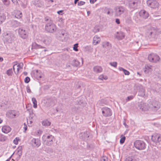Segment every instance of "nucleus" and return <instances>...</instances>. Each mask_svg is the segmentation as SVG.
Instances as JSON below:
<instances>
[{"label":"nucleus","mask_w":161,"mask_h":161,"mask_svg":"<svg viewBox=\"0 0 161 161\" xmlns=\"http://www.w3.org/2000/svg\"><path fill=\"white\" fill-rule=\"evenodd\" d=\"M80 137L84 140H87L89 137V133L88 131H86L81 133L80 134Z\"/></svg>","instance_id":"12"},{"label":"nucleus","mask_w":161,"mask_h":161,"mask_svg":"<svg viewBox=\"0 0 161 161\" xmlns=\"http://www.w3.org/2000/svg\"><path fill=\"white\" fill-rule=\"evenodd\" d=\"M12 73L13 71L12 69L8 70L6 72V74L8 76L12 75Z\"/></svg>","instance_id":"35"},{"label":"nucleus","mask_w":161,"mask_h":161,"mask_svg":"<svg viewBox=\"0 0 161 161\" xmlns=\"http://www.w3.org/2000/svg\"><path fill=\"white\" fill-rule=\"evenodd\" d=\"M135 147L139 150H142L144 149L146 147V144L142 141L137 140L134 142Z\"/></svg>","instance_id":"3"},{"label":"nucleus","mask_w":161,"mask_h":161,"mask_svg":"<svg viewBox=\"0 0 161 161\" xmlns=\"http://www.w3.org/2000/svg\"><path fill=\"white\" fill-rule=\"evenodd\" d=\"M18 32L20 36L23 39L26 38L28 36L27 32L22 28H19Z\"/></svg>","instance_id":"9"},{"label":"nucleus","mask_w":161,"mask_h":161,"mask_svg":"<svg viewBox=\"0 0 161 161\" xmlns=\"http://www.w3.org/2000/svg\"><path fill=\"white\" fill-rule=\"evenodd\" d=\"M44 6V2L42 1H41L40 2V4L37 5V6L40 7H41L42 6Z\"/></svg>","instance_id":"46"},{"label":"nucleus","mask_w":161,"mask_h":161,"mask_svg":"<svg viewBox=\"0 0 161 161\" xmlns=\"http://www.w3.org/2000/svg\"><path fill=\"white\" fill-rule=\"evenodd\" d=\"M3 4L5 6H8L9 5L10 1L9 0H2Z\"/></svg>","instance_id":"33"},{"label":"nucleus","mask_w":161,"mask_h":161,"mask_svg":"<svg viewBox=\"0 0 161 161\" xmlns=\"http://www.w3.org/2000/svg\"><path fill=\"white\" fill-rule=\"evenodd\" d=\"M63 12V10H59L57 12V13L60 15H61L62 14Z\"/></svg>","instance_id":"52"},{"label":"nucleus","mask_w":161,"mask_h":161,"mask_svg":"<svg viewBox=\"0 0 161 161\" xmlns=\"http://www.w3.org/2000/svg\"><path fill=\"white\" fill-rule=\"evenodd\" d=\"M11 129L10 126L8 125H5L3 126L2 128V130L3 132L5 133H8L11 130Z\"/></svg>","instance_id":"16"},{"label":"nucleus","mask_w":161,"mask_h":161,"mask_svg":"<svg viewBox=\"0 0 161 161\" xmlns=\"http://www.w3.org/2000/svg\"><path fill=\"white\" fill-rule=\"evenodd\" d=\"M109 43L108 42H104L103 43V47H106L109 46Z\"/></svg>","instance_id":"39"},{"label":"nucleus","mask_w":161,"mask_h":161,"mask_svg":"<svg viewBox=\"0 0 161 161\" xmlns=\"http://www.w3.org/2000/svg\"><path fill=\"white\" fill-rule=\"evenodd\" d=\"M78 47V44H75L74 45V47H73V49L75 51H78V49H77Z\"/></svg>","instance_id":"44"},{"label":"nucleus","mask_w":161,"mask_h":161,"mask_svg":"<svg viewBox=\"0 0 161 161\" xmlns=\"http://www.w3.org/2000/svg\"><path fill=\"white\" fill-rule=\"evenodd\" d=\"M15 17L18 19H20L22 16V13L19 11H15Z\"/></svg>","instance_id":"21"},{"label":"nucleus","mask_w":161,"mask_h":161,"mask_svg":"<svg viewBox=\"0 0 161 161\" xmlns=\"http://www.w3.org/2000/svg\"><path fill=\"white\" fill-rule=\"evenodd\" d=\"M30 80V78L28 77H25L24 80L25 82L26 83H28Z\"/></svg>","instance_id":"42"},{"label":"nucleus","mask_w":161,"mask_h":161,"mask_svg":"<svg viewBox=\"0 0 161 161\" xmlns=\"http://www.w3.org/2000/svg\"><path fill=\"white\" fill-rule=\"evenodd\" d=\"M114 14L116 17H120L125 11V8L122 6H117L114 8Z\"/></svg>","instance_id":"4"},{"label":"nucleus","mask_w":161,"mask_h":161,"mask_svg":"<svg viewBox=\"0 0 161 161\" xmlns=\"http://www.w3.org/2000/svg\"><path fill=\"white\" fill-rule=\"evenodd\" d=\"M151 139L154 142H159L161 141V136L159 134H155L152 136Z\"/></svg>","instance_id":"10"},{"label":"nucleus","mask_w":161,"mask_h":161,"mask_svg":"<svg viewBox=\"0 0 161 161\" xmlns=\"http://www.w3.org/2000/svg\"><path fill=\"white\" fill-rule=\"evenodd\" d=\"M147 6L152 8H155L158 7L159 3L156 0H148L147 1Z\"/></svg>","instance_id":"5"},{"label":"nucleus","mask_w":161,"mask_h":161,"mask_svg":"<svg viewBox=\"0 0 161 161\" xmlns=\"http://www.w3.org/2000/svg\"><path fill=\"white\" fill-rule=\"evenodd\" d=\"M119 69L120 71H122L123 72L125 75H129L130 74V72L128 70L124 69L122 67H119Z\"/></svg>","instance_id":"27"},{"label":"nucleus","mask_w":161,"mask_h":161,"mask_svg":"<svg viewBox=\"0 0 161 161\" xmlns=\"http://www.w3.org/2000/svg\"><path fill=\"white\" fill-rule=\"evenodd\" d=\"M6 19V16L3 13L0 14V25Z\"/></svg>","instance_id":"23"},{"label":"nucleus","mask_w":161,"mask_h":161,"mask_svg":"<svg viewBox=\"0 0 161 161\" xmlns=\"http://www.w3.org/2000/svg\"><path fill=\"white\" fill-rule=\"evenodd\" d=\"M102 114L104 116H110L112 114V112L111 110L107 107L102 108Z\"/></svg>","instance_id":"7"},{"label":"nucleus","mask_w":161,"mask_h":161,"mask_svg":"<svg viewBox=\"0 0 161 161\" xmlns=\"http://www.w3.org/2000/svg\"><path fill=\"white\" fill-rule=\"evenodd\" d=\"M115 22L117 24H119L120 23V20L118 19H116Z\"/></svg>","instance_id":"54"},{"label":"nucleus","mask_w":161,"mask_h":161,"mask_svg":"<svg viewBox=\"0 0 161 161\" xmlns=\"http://www.w3.org/2000/svg\"><path fill=\"white\" fill-rule=\"evenodd\" d=\"M112 11V9L111 8L106 7L104 10V13L107 14V15H110V12Z\"/></svg>","instance_id":"26"},{"label":"nucleus","mask_w":161,"mask_h":161,"mask_svg":"<svg viewBox=\"0 0 161 161\" xmlns=\"http://www.w3.org/2000/svg\"><path fill=\"white\" fill-rule=\"evenodd\" d=\"M117 63L115 62H110L109 63V64L112 66H113L115 68L117 67Z\"/></svg>","instance_id":"37"},{"label":"nucleus","mask_w":161,"mask_h":161,"mask_svg":"<svg viewBox=\"0 0 161 161\" xmlns=\"http://www.w3.org/2000/svg\"><path fill=\"white\" fill-rule=\"evenodd\" d=\"M138 107L142 110L146 111L148 110L146 104L143 102L140 103L138 105Z\"/></svg>","instance_id":"17"},{"label":"nucleus","mask_w":161,"mask_h":161,"mask_svg":"<svg viewBox=\"0 0 161 161\" xmlns=\"http://www.w3.org/2000/svg\"><path fill=\"white\" fill-rule=\"evenodd\" d=\"M32 101L33 103V107L36 108L37 107V104L36 99L34 97H33L32 99Z\"/></svg>","instance_id":"30"},{"label":"nucleus","mask_w":161,"mask_h":161,"mask_svg":"<svg viewBox=\"0 0 161 161\" xmlns=\"http://www.w3.org/2000/svg\"><path fill=\"white\" fill-rule=\"evenodd\" d=\"M12 23L13 26L15 27H18L20 25V23L16 20L12 21Z\"/></svg>","instance_id":"28"},{"label":"nucleus","mask_w":161,"mask_h":161,"mask_svg":"<svg viewBox=\"0 0 161 161\" xmlns=\"http://www.w3.org/2000/svg\"><path fill=\"white\" fill-rule=\"evenodd\" d=\"M51 37L46 36L44 40L43 41V42L46 44H47L51 42Z\"/></svg>","instance_id":"24"},{"label":"nucleus","mask_w":161,"mask_h":161,"mask_svg":"<svg viewBox=\"0 0 161 161\" xmlns=\"http://www.w3.org/2000/svg\"><path fill=\"white\" fill-rule=\"evenodd\" d=\"M64 34H65V32H64L63 31H62L61 32L60 35H61L62 36H64Z\"/></svg>","instance_id":"57"},{"label":"nucleus","mask_w":161,"mask_h":161,"mask_svg":"<svg viewBox=\"0 0 161 161\" xmlns=\"http://www.w3.org/2000/svg\"><path fill=\"white\" fill-rule=\"evenodd\" d=\"M148 58L149 60L153 62H157L160 60L158 56L155 54H150L148 56Z\"/></svg>","instance_id":"6"},{"label":"nucleus","mask_w":161,"mask_h":161,"mask_svg":"<svg viewBox=\"0 0 161 161\" xmlns=\"http://www.w3.org/2000/svg\"><path fill=\"white\" fill-rule=\"evenodd\" d=\"M36 46H37V47H40V48H44V47H41V46H40V45H38V44H36Z\"/></svg>","instance_id":"61"},{"label":"nucleus","mask_w":161,"mask_h":161,"mask_svg":"<svg viewBox=\"0 0 161 161\" xmlns=\"http://www.w3.org/2000/svg\"><path fill=\"white\" fill-rule=\"evenodd\" d=\"M137 5V3L135 1H131L129 3V6L131 8H135Z\"/></svg>","instance_id":"25"},{"label":"nucleus","mask_w":161,"mask_h":161,"mask_svg":"<svg viewBox=\"0 0 161 161\" xmlns=\"http://www.w3.org/2000/svg\"><path fill=\"white\" fill-rule=\"evenodd\" d=\"M152 108L153 109H154L155 108H156V106H152Z\"/></svg>","instance_id":"62"},{"label":"nucleus","mask_w":161,"mask_h":161,"mask_svg":"<svg viewBox=\"0 0 161 161\" xmlns=\"http://www.w3.org/2000/svg\"><path fill=\"white\" fill-rule=\"evenodd\" d=\"M23 66V64L22 63H20L18 64H14L13 66V69L14 70L15 67H16L18 73L19 69H22Z\"/></svg>","instance_id":"19"},{"label":"nucleus","mask_w":161,"mask_h":161,"mask_svg":"<svg viewBox=\"0 0 161 161\" xmlns=\"http://www.w3.org/2000/svg\"><path fill=\"white\" fill-rule=\"evenodd\" d=\"M5 37L7 42L10 43H12L14 39V34L11 32L7 33Z\"/></svg>","instance_id":"11"},{"label":"nucleus","mask_w":161,"mask_h":161,"mask_svg":"<svg viewBox=\"0 0 161 161\" xmlns=\"http://www.w3.org/2000/svg\"><path fill=\"white\" fill-rule=\"evenodd\" d=\"M31 144L32 147L37 148L41 144V142L40 140L38 138H33L31 141Z\"/></svg>","instance_id":"8"},{"label":"nucleus","mask_w":161,"mask_h":161,"mask_svg":"<svg viewBox=\"0 0 161 161\" xmlns=\"http://www.w3.org/2000/svg\"><path fill=\"white\" fill-rule=\"evenodd\" d=\"M6 139V137L5 136L0 133V141L4 142L5 141Z\"/></svg>","instance_id":"32"},{"label":"nucleus","mask_w":161,"mask_h":161,"mask_svg":"<svg viewBox=\"0 0 161 161\" xmlns=\"http://www.w3.org/2000/svg\"><path fill=\"white\" fill-rule=\"evenodd\" d=\"M116 38L118 40H122L125 37V35L124 33L121 31L118 32L115 35Z\"/></svg>","instance_id":"15"},{"label":"nucleus","mask_w":161,"mask_h":161,"mask_svg":"<svg viewBox=\"0 0 161 161\" xmlns=\"http://www.w3.org/2000/svg\"><path fill=\"white\" fill-rule=\"evenodd\" d=\"M66 68L69 69H70L71 68L70 65L68 64H67L66 65Z\"/></svg>","instance_id":"56"},{"label":"nucleus","mask_w":161,"mask_h":161,"mask_svg":"<svg viewBox=\"0 0 161 161\" xmlns=\"http://www.w3.org/2000/svg\"><path fill=\"white\" fill-rule=\"evenodd\" d=\"M42 140L44 144L50 146L53 144L54 137L51 135L46 134L42 136Z\"/></svg>","instance_id":"2"},{"label":"nucleus","mask_w":161,"mask_h":161,"mask_svg":"<svg viewBox=\"0 0 161 161\" xmlns=\"http://www.w3.org/2000/svg\"><path fill=\"white\" fill-rule=\"evenodd\" d=\"M134 96L133 95H131L129 96H128L127 98L126 99V101H129L132 99L134 97Z\"/></svg>","instance_id":"38"},{"label":"nucleus","mask_w":161,"mask_h":161,"mask_svg":"<svg viewBox=\"0 0 161 161\" xmlns=\"http://www.w3.org/2000/svg\"><path fill=\"white\" fill-rule=\"evenodd\" d=\"M24 132H25L27 129V126L25 123H24Z\"/></svg>","instance_id":"48"},{"label":"nucleus","mask_w":161,"mask_h":161,"mask_svg":"<svg viewBox=\"0 0 161 161\" xmlns=\"http://www.w3.org/2000/svg\"><path fill=\"white\" fill-rule=\"evenodd\" d=\"M100 38L97 36H95L93 37L92 43L94 45H96L99 43L100 42Z\"/></svg>","instance_id":"20"},{"label":"nucleus","mask_w":161,"mask_h":161,"mask_svg":"<svg viewBox=\"0 0 161 161\" xmlns=\"http://www.w3.org/2000/svg\"><path fill=\"white\" fill-rule=\"evenodd\" d=\"M19 0H11L12 2L15 4H17L18 3V1Z\"/></svg>","instance_id":"49"},{"label":"nucleus","mask_w":161,"mask_h":161,"mask_svg":"<svg viewBox=\"0 0 161 161\" xmlns=\"http://www.w3.org/2000/svg\"><path fill=\"white\" fill-rule=\"evenodd\" d=\"M14 154V153H13V154H12V155H11V156L9 157V158H8V159L7 160H6V161H10V158H11V157L13 155V154Z\"/></svg>","instance_id":"58"},{"label":"nucleus","mask_w":161,"mask_h":161,"mask_svg":"<svg viewBox=\"0 0 161 161\" xmlns=\"http://www.w3.org/2000/svg\"><path fill=\"white\" fill-rule=\"evenodd\" d=\"M125 161H136L135 159L131 157H129L126 158Z\"/></svg>","instance_id":"36"},{"label":"nucleus","mask_w":161,"mask_h":161,"mask_svg":"<svg viewBox=\"0 0 161 161\" xmlns=\"http://www.w3.org/2000/svg\"><path fill=\"white\" fill-rule=\"evenodd\" d=\"M44 20L46 23L45 26V30L51 33L55 32L56 30V27L51 19L49 17H46L44 18Z\"/></svg>","instance_id":"1"},{"label":"nucleus","mask_w":161,"mask_h":161,"mask_svg":"<svg viewBox=\"0 0 161 161\" xmlns=\"http://www.w3.org/2000/svg\"><path fill=\"white\" fill-rule=\"evenodd\" d=\"M93 71L96 73H99L103 71L102 68L100 66H96L93 68Z\"/></svg>","instance_id":"18"},{"label":"nucleus","mask_w":161,"mask_h":161,"mask_svg":"<svg viewBox=\"0 0 161 161\" xmlns=\"http://www.w3.org/2000/svg\"><path fill=\"white\" fill-rule=\"evenodd\" d=\"M139 91H138V95L142 97H144L145 95L144 88L142 85L139 86Z\"/></svg>","instance_id":"14"},{"label":"nucleus","mask_w":161,"mask_h":161,"mask_svg":"<svg viewBox=\"0 0 161 161\" xmlns=\"http://www.w3.org/2000/svg\"><path fill=\"white\" fill-rule=\"evenodd\" d=\"M71 65L77 67L79 66L80 64V62L77 60L74 59L71 63Z\"/></svg>","instance_id":"22"},{"label":"nucleus","mask_w":161,"mask_h":161,"mask_svg":"<svg viewBox=\"0 0 161 161\" xmlns=\"http://www.w3.org/2000/svg\"><path fill=\"white\" fill-rule=\"evenodd\" d=\"M3 59L2 57H0V62H2L3 61Z\"/></svg>","instance_id":"60"},{"label":"nucleus","mask_w":161,"mask_h":161,"mask_svg":"<svg viewBox=\"0 0 161 161\" xmlns=\"http://www.w3.org/2000/svg\"><path fill=\"white\" fill-rule=\"evenodd\" d=\"M90 13H91V12L90 11H88L87 12V14L88 16L89 15V14H90Z\"/></svg>","instance_id":"64"},{"label":"nucleus","mask_w":161,"mask_h":161,"mask_svg":"<svg viewBox=\"0 0 161 161\" xmlns=\"http://www.w3.org/2000/svg\"><path fill=\"white\" fill-rule=\"evenodd\" d=\"M152 67V66H151V65H150L149 66H147V67H146V69L148 68L149 69H151Z\"/></svg>","instance_id":"59"},{"label":"nucleus","mask_w":161,"mask_h":161,"mask_svg":"<svg viewBox=\"0 0 161 161\" xmlns=\"http://www.w3.org/2000/svg\"><path fill=\"white\" fill-rule=\"evenodd\" d=\"M77 101L78 102V103L80 105H81L83 103V101H82L81 100H80V101H79L78 99L77 100Z\"/></svg>","instance_id":"53"},{"label":"nucleus","mask_w":161,"mask_h":161,"mask_svg":"<svg viewBox=\"0 0 161 161\" xmlns=\"http://www.w3.org/2000/svg\"><path fill=\"white\" fill-rule=\"evenodd\" d=\"M13 112L14 111H10L8 113H9L10 114V116L12 117H15L16 116V115L15 114H13Z\"/></svg>","instance_id":"43"},{"label":"nucleus","mask_w":161,"mask_h":161,"mask_svg":"<svg viewBox=\"0 0 161 161\" xmlns=\"http://www.w3.org/2000/svg\"><path fill=\"white\" fill-rule=\"evenodd\" d=\"M19 139H17V138H16L14 140V143L15 144H18V141Z\"/></svg>","instance_id":"47"},{"label":"nucleus","mask_w":161,"mask_h":161,"mask_svg":"<svg viewBox=\"0 0 161 161\" xmlns=\"http://www.w3.org/2000/svg\"><path fill=\"white\" fill-rule=\"evenodd\" d=\"M125 136H124L122 137L120 140V142L121 144L123 143L125 141Z\"/></svg>","instance_id":"40"},{"label":"nucleus","mask_w":161,"mask_h":161,"mask_svg":"<svg viewBox=\"0 0 161 161\" xmlns=\"http://www.w3.org/2000/svg\"><path fill=\"white\" fill-rule=\"evenodd\" d=\"M85 3V2L83 1H80L78 3V6H82Z\"/></svg>","instance_id":"45"},{"label":"nucleus","mask_w":161,"mask_h":161,"mask_svg":"<svg viewBox=\"0 0 161 161\" xmlns=\"http://www.w3.org/2000/svg\"><path fill=\"white\" fill-rule=\"evenodd\" d=\"M153 33V30H152V28H151L147 32V35L148 37L151 36Z\"/></svg>","instance_id":"31"},{"label":"nucleus","mask_w":161,"mask_h":161,"mask_svg":"<svg viewBox=\"0 0 161 161\" xmlns=\"http://www.w3.org/2000/svg\"><path fill=\"white\" fill-rule=\"evenodd\" d=\"M29 122H30V124H32V121H28V120H27V123H28V124H29Z\"/></svg>","instance_id":"63"},{"label":"nucleus","mask_w":161,"mask_h":161,"mask_svg":"<svg viewBox=\"0 0 161 161\" xmlns=\"http://www.w3.org/2000/svg\"><path fill=\"white\" fill-rule=\"evenodd\" d=\"M16 153L19 156L20 158L22 154V151H16Z\"/></svg>","instance_id":"41"},{"label":"nucleus","mask_w":161,"mask_h":161,"mask_svg":"<svg viewBox=\"0 0 161 161\" xmlns=\"http://www.w3.org/2000/svg\"><path fill=\"white\" fill-rule=\"evenodd\" d=\"M97 0H90L91 3H94Z\"/></svg>","instance_id":"55"},{"label":"nucleus","mask_w":161,"mask_h":161,"mask_svg":"<svg viewBox=\"0 0 161 161\" xmlns=\"http://www.w3.org/2000/svg\"><path fill=\"white\" fill-rule=\"evenodd\" d=\"M140 16L142 18L146 19L149 16L148 13L144 10H142L139 12Z\"/></svg>","instance_id":"13"},{"label":"nucleus","mask_w":161,"mask_h":161,"mask_svg":"<svg viewBox=\"0 0 161 161\" xmlns=\"http://www.w3.org/2000/svg\"><path fill=\"white\" fill-rule=\"evenodd\" d=\"M98 79L101 80H106L108 79V77L106 76H104L103 75H101L99 76Z\"/></svg>","instance_id":"34"},{"label":"nucleus","mask_w":161,"mask_h":161,"mask_svg":"<svg viewBox=\"0 0 161 161\" xmlns=\"http://www.w3.org/2000/svg\"><path fill=\"white\" fill-rule=\"evenodd\" d=\"M42 125L45 126H49L51 124V123L48 120H46L44 121H43L42 123Z\"/></svg>","instance_id":"29"},{"label":"nucleus","mask_w":161,"mask_h":161,"mask_svg":"<svg viewBox=\"0 0 161 161\" xmlns=\"http://www.w3.org/2000/svg\"><path fill=\"white\" fill-rule=\"evenodd\" d=\"M26 91H27V92L28 93H31V89H30V87H28L27 88Z\"/></svg>","instance_id":"51"},{"label":"nucleus","mask_w":161,"mask_h":161,"mask_svg":"<svg viewBox=\"0 0 161 161\" xmlns=\"http://www.w3.org/2000/svg\"><path fill=\"white\" fill-rule=\"evenodd\" d=\"M22 146L19 147L17 149L16 151H22Z\"/></svg>","instance_id":"50"}]
</instances>
